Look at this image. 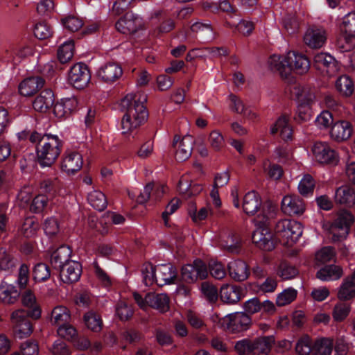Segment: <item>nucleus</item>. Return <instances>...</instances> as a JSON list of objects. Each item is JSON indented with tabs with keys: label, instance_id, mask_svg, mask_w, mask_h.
<instances>
[{
	"label": "nucleus",
	"instance_id": "10",
	"mask_svg": "<svg viewBox=\"0 0 355 355\" xmlns=\"http://www.w3.org/2000/svg\"><path fill=\"white\" fill-rule=\"evenodd\" d=\"M144 21L141 17L132 12H127L116 23V29L123 34H132L142 28Z\"/></svg>",
	"mask_w": 355,
	"mask_h": 355
},
{
	"label": "nucleus",
	"instance_id": "30",
	"mask_svg": "<svg viewBox=\"0 0 355 355\" xmlns=\"http://www.w3.org/2000/svg\"><path fill=\"white\" fill-rule=\"evenodd\" d=\"M54 94L51 89H44L33 102V108L38 112H45L54 104Z\"/></svg>",
	"mask_w": 355,
	"mask_h": 355
},
{
	"label": "nucleus",
	"instance_id": "27",
	"mask_svg": "<svg viewBox=\"0 0 355 355\" xmlns=\"http://www.w3.org/2000/svg\"><path fill=\"white\" fill-rule=\"evenodd\" d=\"M146 302L150 307L162 313L170 309V299L166 293H149L146 295Z\"/></svg>",
	"mask_w": 355,
	"mask_h": 355
},
{
	"label": "nucleus",
	"instance_id": "59",
	"mask_svg": "<svg viewBox=\"0 0 355 355\" xmlns=\"http://www.w3.org/2000/svg\"><path fill=\"white\" fill-rule=\"evenodd\" d=\"M51 276L49 267L43 263L35 265L33 269V278L37 282H44L48 279Z\"/></svg>",
	"mask_w": 355,
	"mask_h": 355
},
{
	"label": "nucleus",
	"instance_id": "53",
	"mask_svg": "<svg viewBox=\"0 0 355 355\" xmlns=\"http://www.w3.org/2000/svg\"><path fill=\"white\" fill-rule=\"evenodd\" d=\"M143 282L147 286L153 285L154 283L157 284V273L155 267L153 264L148 263H145L142 268Z\"/></svg>",
	"mask_w": 355,
	"mask_h": 355
},
{
	"label": "nucleus",
	"instance_id": "54",
	"mask_svg": "<svg viewBox=\"0 0 355 355\" xmlns=\"http://www.w3.org/2000/svg\"><path fill=\"white\" fill-rule=\"evenodd\" d=\"M298 273L297 268L288 263H281L279 266L278 275L283 280L293 279Z\"/></svg>",
	"mask_w": 355,
	"mask_h": 355
},
{
	"label": "nucleus",
	"instance_id": "19",
	"mask_svg": "<svg viewBox=\"0 0 355 355\" xmlns=\"http://www.w3.org/2000/svg\"><path fill=\"white\" fill-rule=\"evenodd\" d=\"M82 273V266L78 261H71L60 269L62 281L66 284L77 282Z\"/></svg>",
	"mask_w": 355,
	"mask_h": 355
},
{
	"label": "nucleus",
	"instance_id": "14",
	"mask_svg": "<svg viewBox=\"0 0 355 355\" xmlns=\"http://www.w3.org/2000/svg\"><path fill=\"white\" fill-rule=\"evenodd\" d=\"M252 239L253 243L263 250L271 251L275 247L273 234L269 228H256Z\"/></svg>",
	"mask_w": 355,
	"mask_h": 355
},
{
	"label": "nucleus",
	"instance_id": "48",
	"mask_svg": "<svg viewBox=\"0 0 355 355\" xmlns=\"http://www.w3.org/2000/svg\"><path fill=\"white\" fill-rule=\"evenodd\" d=\"M341 31L347 36L355 38V12H349L343 17Z\"/></svg>",
	"mask_w": 355,
	"mask_h": 355
},
{
	"label": "nucleus",
	"instance_id": "22",
	"mask_svg": "<svg viewBox=\"0 0 355 355\" xmlns=\"http://www.w3.org/2000/svg\"><path fill=\"white\" fill-rule=\"evenodd\" d=\"M353 127L350 122L340 120L334 123L330 131L331 139L336 141L348 139L352 135Z\"/></svg>",
	"mask_w": 355,
	"mask_h": 355
},
{
	"label": "nucleus",
	"instance_id": "11",
	"mask_svg": "<svg viewBox=\"0 0 355 355\" xmlns=\"http://www.w3.org/2000/svg\"><path fill=\"white\" fill-rule=\"evenodd\" d=\"M122 67L115 62H108L103 64L96 71L98 78L107 84L116 82L122 76Z\"/></svg>",
	"mask_w": 355,
	"mask_h": 355
},
{
	"label": "nucleus",
	"instance_id": "7",
	"mask_svg": "<svg viewBox=\"0 0 355 355\" xmlns=\"http://www.w3.org/2000/svg\"><path fill=\"white\" fill-rule=\"evenodd\" d=\"M30 316L28 311L17 309L10 315V320L14 324L15 334L19 338L27 337L33 332V326L28 318Z\"/></svg>",
	"mask_w": 355,
	"mask_h": 355
},
{
	"label": "nucleus",
	"instance_id": "45",
	"mask_svg": "<svg viewBox=\"0 0 355 355\" xmlns=\"http://www.w3.org/2000/svg\"><path fill=\"white\" fill-rule=\"evenodd\" d=\"M333 349V340L322 338L317 340L313 345V355H331Z\"/></svg>",
	"mask_w": 355,
	"mask_h": 355
},
{
	"label": "nucleus",
	"instance_id": "26",
	"mask_svg": "<svg viewBox=\"0 0 355 355\" xmlns=\"http://www.w3.org/2000/svg\"><path fill=\"white\" fill-rule=\"evenodd\" d=\"M334 199L336 204L352 207L355 205V189L348 185L341 186L336 190Z\"/></svg>",
	"mask_w": 355,
	"mask_h": 355
},
{
	"label": "nucleus",
	"instance_id": "57",
	"mask_svg": "<svg viewBox=\"0 0 355 355\" xmlns=\"http://www.w3.org/2000/svg\"><path fill=\"white\" fill-rule=\"evenodd\" d=\"M57 333L59 336L69 341H73L78 335L76 329L69 322L58 326Z\"/></svg>",
	"mask_w": 355,
	"mask_h": 355
},
{
	"label": "nucleus",
	"instance_id": "8",
	"mask_svg": "<svg viewBox=\"0 0 355 355\" xmlns=\"http://www.w3.org/2000/svg\"><path fill=\"white\" fill-rule=\"evenodd\" d=\"M91 75L87 66L82 62L75 64L68 73L69 83L75 88H85L90 81Z\"/></svg>",
	"mask_w": 355,
	"mask_h": 355
},
{
	"label": "nucleus",
	"instance_id": "61",
	"mask_svg": "<svg viewBox=\"0 0 355 355\" xmlns=\"http://www.w3.org/2000/svg\"><path fill=\"white\" fill-rule=\"evenodd\" d=\"M201 291L210 302H216L217 301L218 293L216 287L214 285L206 282H203L201 285Z\"/></svg>",
	"mask_w": 355,
	"mask_h": 355
},
{
	"label": "nucleus",
	"instance_id": "25",
	"mask_svg": "<svg viewBox=\"0 0 355 355\" xmlns=\"http://www.w3.org/2000/svg\"><path fill=\"white\" fill-rule=\"evenodd\" d=\"M337 297L341 301H347L355 297V269L351 275L343 280L338 288Z\"/></svg>",
	"mask_w": 355,
	"mask_h": 355
},
{
	"label": "nucleus",
	"instance_id": "28",
	"mask_svg": "<svg viewBox=\"0 0 355 355\" xmlns=\"http://www.w3.org/2000/svg\"><path fill=\"white\" fill-rule=\"evenodd\" d=\"M72 250L68 245H61L53 251L51 255V263L55 268L60 269L70 260Z\"/></svg>",
	"mask_w": 355,
	"mask_h": 355
},
{
	"label": "nucleus",
	"instance_id": "18",
	"mask_svg": "<svg viewBox=\"0 0 355 355\" xmlns=\"http://www.w3.org/2000/svg\"><path fill=\"white\" fill-rule=\"evenodd\" d=\"M287 63L291 65V72L294 71L298 74L306 73L310 68V62L307 57L295 51L287 53Z\"/></svg>",
	"mask_w": 355,
	"mask_h": 355
},
{
	"label": "nucleus",
	"instance_id": "21",
	"mask_svg": "<svg viewBox=\"0 0 355 355\" xmlns=\"http://www.w3.org/2000/svg\"><path fill=\"white\" fill-rule=\"evenodd\" d=\"M44 83V80L40 76L25 78L19 85V92L21 96H31L43 87Z\"/></svg>",
	"mask_w": 355,
	"mask_h": 355
},
{
	"label": "nucleus",
	"instance_id": "31",
	"mask_svg": "<svg viewBox=\"0 0 355 355\" xmlns=\"http://www.w3.org/2000/svg\"><path fill=\"white\" fill-rule=\"evenodd\" d=\"M343 275V268L334 264L325 266L316 272V277L323 282L336 281Z\"/></svg>",
	"mask_w": 355,
	"mask_h": 355
},
{
	"label": "nucleus",
	"instance_id": "39",
	"mask_svg": "<svg viewBox=\"0 0 355 355\" xmlns=\"http://www.w3.org/2000/svg\"><path fill=\"white\" fill-rule=\"evenodd\" d=\"M21 302L24 306L31 308L28 311L30 316L35 319H38L41 316V310L37 304L36 297L31 291L28 290L24 292L21 297Z\"/></svg>",
	"mask_w": 355,
	"mask_h": 355
},
{
	"label": "nucleus",
	"instance_id": "33",
	"mask_svg": "<svg viewBox=\"0 0 355 355\" xmlns=\"http://www.w3.org/2000/svg\"><path fill=\"white\" fill-rule=\"evenodd\" d=\"M261 208V200L259 195L254 191L247 193L243 201V209L244 212L252 216Z\"/></svg>",
	"mask_w": 355,
	"mask_h": 355
},
{
	"label": "nucleus",
	"instance_id": "58",
	"mask_svg": "<svg viewBox=\"0 0 355 355\" xmlns=\"http://www.w3.org/2000/svg\"><path fill=\"white\" fill-rule=\"evenodd\" d=\"M335 257V249L333 247L327 246L316 252L315 260L320 263H325L333 260Z\"/></svg>",
	"mask_w": 355,
	"mask_h": 355
},
{
	"label": "nucleus",
	"instance_id": "2",
	"mask_svg": "<svg viewBox=\"0 0 355 355\" xmlns=\"http://www.w3.org/2000/svg\"><path fill=\"white\" fill-rule=\"evenodd\" d=\"M147 96L144 93L128 94L121 102L124 114L121 120L122 133L132 132L146 121L148 113L144 103Z\"/></svg>",
	"mask_w": 355,
	"mask_h": 355
},
{
	"label": "nucleus",
	"instance_id": "41",
	"mask_svg": "<svg viewBox=\"0 0 355 355\" xmlns=\"http://www.w3.org/2000/svg\"><path fill=\"white\" fill-rule=\"evenodd\" d=\"M87 201L89 205L98 211H103L107 205L105 196L98 190H94L88 193Z\"/></svg>",
	"mask_w": 355,
	"mask_h": 355
},
{
	"label": "nucleus",
	"instance_id": "62",
	"mask_svg": "<svg viewBox=\"0 0 355 355\" xmlns=\"http://www.w3.org/2000/svg\"><path fill=\"white\" fill-rule=\"evenodd\" d=\"M62 23L65 28L71 32L78 31L83 25L82 19L75 16H68L62 19Z\"/></svg>",
	"mask_w": 355,
	"mask_h": 355
},
{
	"label": "nucleus",
	"instance_id": "44",
	"mask_svg": "<svg viewBox=\"0 0 355 355\" xmlns=\"http://www.w3.org/2000/svg\"><path fill=\"white\" fill-rule=\"evenodd\" d=\"M336 89L344 96L352 94L354 87L352 79L348 76H341L336 81Z\"/></svg>",
	"mask_w": 355,
	"mask_h": 355
},
{
	"label": "nucleus",
	"instance_id": "60",
	"mask_svg": "<svg viewBox=\"0 0 355 355\" xmlns=\"http://www.w3.org/2000/svg\"><path fill=\"white\" fill-rule=\"evenodd\" d=\"M49 198L46 195L39 194L34 198L31 205V211L34 213H42L47 207Z\"/></svg>",
	"mask_w": 355,
	"mask_h": 355
},
{
	"label": "nucleus",
	"instance_id": "17",
	"mask_svg": "<svg viewBox=\"0 0 355 355\" xmlns=\"http://www.w3.org/2000/svg\"><path fill=\"white\" fill-rule=\"evenodd\" d=\"M157 284L162 286L166 284H176L177 270L171 263L161 264L155 266Z\"/></svg>",
	"mask_w": 355,
	"mask_h": 355
},
{
	"label": "nucleus",
	"instance_id": "13",
	"mask_svg": "<svg viewBox=\"0 0 355 355\" xmlns=\"http://www.w3.org/2000/svg\"><path fill=\"white\" fill-rule=\"evenodd\" d=\"M194 139L191 135H186L180 139V137L175 135L173 139V145L175 148V158L177 160L183 162L189 159L191 155Z\"/></svg>",
	"mask_w": 355,
	"mask_h": 355
},
{
	"label": "nucleus",
	"instance_id": "47",
	"mask_svg": "<svg viewBox=\"0 0 355 355\" xmlns=\"http://www.w3.org/2000/svg\"><path fill=\"white\" fill-rule=\"evenodd\" d=\"M73 41H67L59 47L58 50V58L61 63H66L73 58Z\"/></svg>",
	"mask_w": 355,
	"mask_h": 355
},
{
	"label": "nucleus",
	"instance_id": "40",
	"mask_svg": "<svg viewBox=\"0 0 355 355\" xmlns=\"http://www.w3.org/2000/svg\"><path fill=\"white\" fill-rule=\"evenodd\" d=\"M191 30L202 40H212L215 38L213 28L209 23L196 22L191 25Z\"/></svg>",
	"mask_w": 355,
	"mask_h": 355
},
{
	"label": "nucleus",
	"instance_id": "64",
	"mask_svg": "<svg viewBox=\"0 0 355 355\" xmlns=\"http://www.w3.org/2000/svg\"><path fill=\"white\" fill-rule=\"evenodd\" d=\"M53 355H71V351L69 346L61 340H55L50 349Z\"/></svg>",
	"mask_w": 355,
	"mask_h": 355
},
{
	"label": "nucleus",
	"instance_id": "38",
	"mask_svg": "<svg viewBox=\"0 0 355 355\" xmlns=\"http://www.w3.org/2000/svg\"><path fill=\"white\" fill-rule=\"evenodd\" d=\"M270 132L272 134L279 132L281 137L286 141L292 138L293 130L286 116H282L277 119L274 126L271 128Z\"/></svg>",
	"mask_w": 355,
	"mask_h": 355
},
{
	"label": "nucleus",
	"instance_id": "51",
	"mask_svg": "<svg viewBox=\"0 0 355 355\" xmlns=\"http://www.w3.org/2000/svg\"><path fill=\"white\" fill-rule=\"evenodd\" d=\"M314 188L315 180L313 177L309 174L304 175L298 184L300 193L304 196L312 194Z\"/></svg>",
	"mask_w": 355,
	"mask_h": 355
},
{
	"label": "nucleus",
	"instance_id": "23",
	"mask_svg": "<svg viewBox=\"0 0 355 355\" xmlns=\"http://www.w3.org/2000/svg\"><path fill=\"white\" fill-rule=\"evenodd\" d=\"M219 295L223 302L234 304L241 300L242 288L237 285L223 284L220 288Z\"/></svg>",
	"mask_w": 355,
	"mask_h": 355
},
{
	"label": "nucleus",
	"instance_id": "24",
	"mask_svg": "<svg viewBox=\"0 0 355 355\" xmlns=\"http://www.w3.org/2000/svg\"><path fill=\"white\" fill-rule=\"evenodd\" d=\"M227 269L230 276L236 282L245 281L250 275L248 264L241 259L230 261L227 265Z\"/></svg>",
	"mask_w": 355,
	"mask_h": 355
},
{
	"label": "nucleus",
	"instance_id": "55",
	"mask_svg": "<svg viewBox=\"0 0 355 355\" xmlns=\"http://www.w3.org/2000/svg\"><path fill=\"white\" fill-rule=\"evenodd\" d=\"M297 291L289 288L283 291L277 295L276 303L279 306H283L291 303L297 297Z\"/></svg>",
	"mask_w": 355,
	"mask_h": 355
},
{
	"label": "nucleus",
	"instance_id": "5",
	"mask_svg": "<svg viewBox=\"0 0 355 355\" xmlns=\"http://www.w3.org/2000/svg\"><path fill=\"white\" fill-rule=\"evenodd\" d=\"M354 220V216L349 211L342 210L339 211L337 218L330 229L333 241H338L345 239Z\"/></svg>",
	"mask_w": 355,
	"mask_h": 355
},
{
	"label": "nucleus",
	"instance_id": "36",
	"mask_svg": "<svg viewBox=\"0 0 355 355\" xmlns=\"http://www.w3.org/2000/svg\"><path fill=\"white\" fill-rule=\"evenodd\" d=\"M71 312L64 306L59 305L52 310L51 322L53 324L60 326L71 321Z\"/></svg>",
	"mask_w": 355,
	"mask_h": 355
},
{
	"label": "nucleus",
	"instance_id": "50",
	"mask_svg": "<svg viewBox=\"0 0 355 355\" xmlns=\"http://www.w3.org/2000/svg\"><path fill=\"white\" fill-rule=\"evenodd\" d=\"M59 188V180L57 178H48L41 181L40 189L44 195L53 196Z\"/></svg>",
	"mask_w": 355,
	"mask_h": 355
},
{
	"label": "nucleus",
	"instance_id": "42",
	"mask_svg": "<svg viewBox=\"0 0 355 355\" xmlns=\"http://www.w3.org/2000/svg\"><path fill=\"white\" fill-rule=\"evenodd\" d=\"M254 350H258L261 354L268 355L272 346L275 345L273 336H261L254 340Z\"/></svg>",
	"mask_w": 355,
	"mask_h": 355
},
{
	"label": "nucleus",
	"instance_id": "34",
	"mask_svg": "<svg viewBox=\"0 0 355 355\" xmlns=\"http://www.w3.org/2000/svg\"><path fill=\"white\" fill-rule=\"evenodd\" d=\"M78 107V100L75 97L62 99L54 105V113L60 118L69 116Z\"/></svg>",
	"mask_w": 355,
	"mask_h": 355
},
{
	"label": "nucleus",
	"instance_id": "37",
	"mask_svg": "<svg viewBox=\"0 0 355 355\" xmlns=\"http://www.w3.org/2000/svg\"><path fill=\"white\" fill-rule=\"evenodd\" d=\"M220 245L231 253H238L240 249V239L232 233H225L220 236Z\"/></svg>",
	"mask_w": 355,
	"mask_h": 355
},
{
	"label": "nucleus",
	"instance_id": "32",
	"mask_svg": "<svg viewBox=\"0 0 355 355\" xmlns=\"http://www.w3.org/2000/svg\"><path fill=\"white\" fill-rule=\"evenodd\" d=\"M259 211L253 223L257 228H268L270 220L275 216V207L271 205H263Z\"/></svg>",
	"mask_w": 355,
	"mask_h": 355
},
{
	"label": "nucleus",
	"instance_id": "3",
	"mask_svg": "<svg viewBox=\"0 0 355 355\" xmlns=\"http://www.w3.org/2000/svg\"><path fill=\"white\" fill-rule=\"evenodd\" d=\"M275 230L279 242L288 246H291L297 242L303 232L302 224L291 219L279 220L275 225Z\"/></svg>",
	"mask_w": 355,
	"mask_h": 355
},
{
	"label": "nucleus",
	"instance_id": "49",
	"mask_svg": "<svg viewBox=\"0 0 355 355\" xmlns=\"http://www.w3.org/2000/svg\"><path fill=\"white\" fill-rule=\"evenodd\" d=\"M234 349L239 355H248L254 351V341L243 338L235 343Z\"/></svg>",
	"mask_w": 355,
	"mask_h": 355
},
{
	"label": "nucleus",
	"instance_id": "16",
	"mask_svg": "<svg viewBox=\"0 0 355 355\" xmlns=\"http://www.w3.org/2000/svg\"><path fill=\"white\" fill-rule=\"evenodd\" d=\"M327 40V33L323 28L313 26L306 30L304 35V42L311 49H320Z\"/></svg>",
	"mask_w": 355,
	"mask_h": 355
},
{
	"label": "nucleus",
	"instance_id": "1",
	"mask_svg": "<svg viewBox=\"0 0 355 355\" xmlns=\"http://www.w3.org/2000/svg\"><path fill=\"white\" fill-rule=\"evenodd\" d=\"M19 140L28 139L35 148L38 163L51 166L61 153L62 141L57 135L42 134L35 130H24L17 134Z\"/></svg>",
	"mask_w": 355,
	"mask_h": 355
},
{
	"label": "nucleus",
	"instance_id": "4",
	"mask_svg": "<svg viewBox=\"0 0 355 355\" xmlns=\"http://www.w3.org/2000/svg\"><path fill=\"white\" fill-rule=\"evenodd\" d=\"M220 322L223 327L228 331L239 333L250 327L251 318L244 312H236L223 318Z\"/></svg>",
	"mask_w": 355,
	"mask_h": 355
},
{
	"label": "nucleus",
	"instance_id": "43",
	"mask_svg": "<svg viewBox=\"0 0 355 355\" xmlns=\"http://www.w3.org/2000/svg\"><path fill=\"white\" fill-rule=\"evenodd\" d=\"M84 321L87 327L94 332L102 329L103 321L100 315L94 311H89L84 315Z\"/></svg>",
	"mask_w": 355,
	"mask_h": 355
},
{
	"label": "nucleus",
	"instance_id": "63",
	"mask_svg": "<svg viewBox=\"0 0 355 355\" xmlns=\"http://www.w3.org/2000/svg\"><path fill=\"white\" fill-rule=\"evenodd\" d=\"M209 141L212 148L220 150L225 146L223 136L218 130H213L210 132Z\"/></svg>",
	"mask_w": 355,
	"mask_h": 355
},
{
	"label": "nucleus",
	"instance_id": "29",
	"mask_svg": "<svg viewBox=\"0 0 355 355\" xmlns=\"http://www.w3.org/2000/svg\"><path fill=\"white\" fill-rule=\"evenodd\" d=\"M268 63L270 69L277 71L282 78H286L291 74V65L287 63V55L285 57L272 55L269 58Z\"/></svg>",
	"mask_w": 355,
	"mask_h": 355
},
{
	"label": "nucleus",
	"instance_id": "15",
	"mask_svg": "<svg viewBox=\"0 0 355 355\" xmlns=\"http://www.w3.org/2000/svg\"><path fill=\"white\" fill-rule=\"evenodd\" d=\"M313 64L318 70L326 73L328 76H333L338 71L336 60L329 53H317L314 56Z\"/></svg>",
	"mask_w": 355,
	"mask_h": 355
},
{
	"label": "nucleus",
	"instance_id": "20",
	"mask_svg": "<svg viewBox=\"0 0 355 355\" xmlns=\"http://www.w3.org/2000/svg\"><path fill=\"white\" fill-rule=\"evenodd\" d=\"M82 155L77 152H66L61 163V168L67 174H73L83 166Z\"/></svg>",
	"mask_w": 355,
	"mask_h": 355
},
{
	"label": "nucleus",
	"instance_id": "46",
	"mask_svg": "<svg viewBox=\"0 0 355 355\" xmlns=\"http://www.w3.org/2000/svg\"><path fill=\"white\" fill-rule=\"evenodd\" d=\"M313 345L311 338L308 336H303L296 343L295 352L298 355L313 354Z\"/></svg>",
	"mask_w": 355,
	"mask_h": 355
},
{
	"label": "nucleus",
	"instance_id": "52",
	"mask_svg": "<svg viewBox=\"0 0 355 355\" xmlns=\"http://www.w3.org/2000/svg\"><path fill=\"white\" fill-rule=\"evenodd\" d=\"M39 223L33 218H27L24 220L21 232L27 238L34 236L39 230Z\"/></svg>",
	"mask_w": 355,
	"mask_h": 355
},
{
	"label": "nucleus",
	"instance_id": "9",
	"mask_svg": "<svg viewBox=\"0 0 355 355\" xmlns=\"http://www.w3.org/2000/svg\"><path fill=\"white\" fill-rule=\"evenodd\" d=\"M312 153L316 162L323 164H336L338 157L334 150L324 142H315L312 147Z\"/></svg>",
	"mask_w": 355,
	"mask_h": 355
},
{
	"label": "nucleus",
	"instance_id": "6",
	"mask_svg": "<svg viewBox=\"0 0 355 355\" xmlns=\"http://www.w3.org/2000/svg\"><path fill=\"white\" fill-rule=\"evenodd\" d=\"M207 276V266L200 259H196L192 264L184 265L181 269V279L185 283H193L198 278L204 279Z\"/></svg>",
	"mask_w": 355,
	"mask_h": 355
},
{
	"label": "nucleus",
	"instance_id": "35",
	"mask_svg": "<svg viewBox=\"0 0 355 355\" xmlns=\"http://www.w3.org/2000/svg\"><path fill=\"white\" fill-rule=\"evenodd\" d=\"M20 292L17 288L6 282L1 283L0 286V301L4 304H15L19 299Z\"/></svg>",
	"mask_w": 355,
	"mask_h": 355
},
{
	"label": "nucleus",
	"instance_id": "12",
	"mask_svg": "<svg viewBox=\"0 0 355 355\" xmlns=\"http://www.w3.org/2000/svg\"><path fill=\"white\" fill-rule=\"evenodd\" d=\"M282 211L288 216H300L306 209L304 200L296 195L285 196L282 200Z\"/></svg>",
	"mask_w": 355,
	"mask_h": 355
},
{
	"label": "nucleus",
	"instance_id": "56",
	"mask_svg": "<svg viewBox=\"0 0 355 355\" xmlns=\"http://www.w3.org/2000/svg\"><path fill=\"white\" fill-rule=\"evenodd\" d=\"M351 310L350 305L344 302L337 303L333 310L332 315L334 320L341 322L349 315Z\"/></svg>",
	"mask_w": 355,
	"mask_h": 355
}]
</instances>
